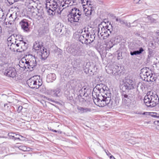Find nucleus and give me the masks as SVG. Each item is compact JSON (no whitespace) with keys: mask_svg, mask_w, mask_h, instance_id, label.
Masks as SVG:
<instances>
[{"mask_svg":"<svg viewBox=\"0 0 159 159\" xmlns=\"http://www.w3.org/2000/svg\"><path fill=\"white\" fill-rule=\"evenodd\" d=\"M159 98L157 95L152 92H148L145 96L144 102L146 105L149 107H153L158 104Z\"/></svg>","mask_w":159,"mask_h":159,"instance_id":"obj_1","label":"nucleus"},{"mask_svg":"<svg viewBox=\"0 0 159 159\" xmlns=\"http://www.w3.org/2000/svg\"><path fill=\"white\" fill-rule=\"evenodd\" d=\"M33 47L36 50H38V53L41 56V60L44 61L48 57L49 54V52L43 47L42 42L37 40L34 44Z\"/></svg>","mask_w":159,"mask_h":159,"instance_id":"obj_2","label":"nucleus"},{"mask_svg":"<svg viewBox=\"0 0 159 159\" xmlns=\"http://www.w3.org/2000/svg\"><path fill=\"white\" fill-rule=\"evenodd\" d=\"M99 93V91L93 89L92 92L93 98L94 103L96 105L100 107H102L103 102H104L108 93H105V94L102 95V94L100 95Z\"/></svg>","mask_w":159,"mask_h":159,"instance_id":"obj_3","label":"nucleus"},{"mask_svg":"<svg viewBox=\"0 0 159 159\" xmlns=\"http://www.w3.org/2000/svg\"><path fill=\"white\" fill-rule=\"evenodd\" d=\"M14 34L11 35L7 39V45L8 48L11 51L13 52L16 51L19 52L18 46L17 43V39L19 37V35H16V38Z\"/></svg>","mask_w":159,"mask_h":159,"instance_id":"obj_4","label":"nucleus"},{"mask_svg":"<svg viewBox=\"0 0 159 159\" xmlns=\"http://www.w3.org/2000/svg\"><path fill=\"white\" fill-rule=\"evenodd\" d=\"M27 84L32 89H38L42 85V82L39 76H35L28 79Z\"/></svg>","mask_w":159,"mask_h":159,"instance_id":"obj_5","label":"nucleus"},{"mask_svg":"<svg viewBox=\"0 0 159 159\" xmlns=\"http://www.w3.org/2000/svg\"><path fill=\"white\" fill-rule=\"evenodd\" d=\"M102 107L106 105L111 107L113 108L118 105L119 103V98L118 97H115V98H111L110 93H108L104 102H103Z\"/></svg>","mask_w":159,"mask_h":159,"instance_id":"obj_6","label":"nucleus"},{"mask_svg":"<svg viewBox=\"0 0 159 159\" xmlns=\"http://www.w3.org/2000/svg\"><path fill=\"white\" fill-rule=\"evenodd\" d=\"M152 76V74L149 68H143L141 70L140 76L143 80L148 82L153 81L154 78Z\"/></svg>","mask_w":159,"mask_h":159,"instance_id":"obj_7","label":"nucleus"},{"mask_svg":"<svg viewBox=\"0 0 159 159\" xmlns=\"http://www.w3.org/2000/svg\"><path fill=\"white\" fill-rule=\"evenodd\" d=\"M27 57V59L24 60L25 61L26 66L28 67V69L31 71L37 65V62L36 59L35 57L32 55H29Z\"/></svg>","mask_w":159,"mask_h":159,"instance_id":"obj_8","label":"nucleus"},{"mask_svg":"<svg viewBox=\"0 0 159 159\" xmlns=\"http://www.w3.org/2000/svg\"><path fill=\"white\" fill-rule=\"evenodd\" d=\"M135 85V81L128 77L125 79V82L120 86V88L123 90H131L134 88Z\"/></svg>","mask_w":159,"mask_h":159,"instance_id":"obj_9","label":"nucleus"},{"mask_svg":"<svg viewBox=\"0 0 159 159\" xmlns=\"http://www.w3.org/2000/svg\"><path fill=\"white\" fill-rule=\"evenodd\" d=\"M4 74L8 77L14 78L16 76L17 72L16 69L14 68L9 67L5 70Z\"/></svg>","mask_w":159,"mask_h":159,"instance_id":"obj_10","label":"nucleus"},{"mask_svg":"<svg viewBox=\"0 0 159 159\" xmlns=\"http://www.w3.org/2000/svg\"><path fill=\"white\" fill-rule=\"evenodd\" d=\"M17 43L18 46L19 50L20 51L19 52H22L25 50L27 48L28 44L25 42L24 41L22 38L21 39H17Z\"/></svg>","mask_w":159,"mask_h":159,"instance_id":"obj_11","label":"nucleus"},{"mask_svg":"<svg viewBox=\"0 0 159 159\" xmlns=\"http://www.w3.org/2000/svg\"><path fill=\"white\" fill-rule=\"evenodd\" d=\"M121 95L123 104L128 105L130 103L131 99L130 96L126 94L124 91L121 93Z\"/></svg>","mask_w":159,"mask_h":159,"instance_id":"obj_12","label":"nucleus"},{"mask_svg":"<svg viewBox=\"0 0 159 159\" xmlns=\"http://www.w3.org/2000/svg\"><path fill=\"white\" fill-rule=\"evenodd\" d=\"M30 24L29 21L25 19H23L20 22V25L22 29L25 32H28L29 30V27Z\"/></svg>","mask_w":159,"mask_h":159,"instance_id":"obj_13","label":"nucleus"},{"mask_svg":"<svg viewBox=\"0 0 159 159\" xmlns=\"http://www.w3.org/2000/svg\"><path fill=\"white\" fill-rule=\"evenodd\" d=\"M95 90L96 89L100 93L103 92L108 91V88L102 84H98L94 88Z\"/></svg>","mask_w":159,"mask_h":159,"instance_id":"obj_14","label":"nucleus"},{"mask_svg":"<svg viewBox=\"0 0 159 159\" xmlns=\"http://www.w3.org/2000/svg\"><path fill=\"white\" fill-rule=\"evenodd\" d=\"M110 27L108 25H106L104 27L102 24H100L98 26V35L99 36V34L101 36L103 34L102 33H105L107 29H109Z\"/></svg>","mask_w":159,"mask_h":159,"instance_id":"obj_15","label":"nucleus"},{"mask_svg":"<svg viewBox=\"0 0 159 159\" xmlns=\"http://www.w3.org/2000/svg\"><path fill=\"white\" fill-rule=\"evenodd\" d=\"M49 0H47V4L49 6L50 8H52L53 9V10H56L57 8V2L55 1V0H50V1H49Z\"/></svg>","mask_w":159,"mask_h":159,"instance_id":"obj_16","label":"nucleus"},{"mask_svg":"<svg viewBox=\"0 0 159 159\" xmlns=\"http://www.w3.org/2000/svg\"><path fill=\"white\" fill-rule=\"evenodd\" d=\"M112 25L110 26V28L109 29H107V31H106L105 33H102V35L101 36V37L103 39H106L109 37L110 34L111 33V32L112 30V29L111 28Z\"/></svg>","mask_w":159,"mask_h":159,"instance_id":"obj_17","label":"nucleus"},{"mask_svg":"<svg viewBox=\"0 0 159 159\" xmlns=\"http://www.w3.org/2000/svg\"><path fill=\"white\" fill-rule=\"evenodd\" d=\"M77 109L79 112L81 113L90 112L92 111L93 109L86 107H78Z\"/></svg>","mask_w":159,"mask_h":159,"instance_id":"obj_18","label":"nucleus"},{"mask_svg":"<svg viewBox=\"0 0 159 159\" xmlns=\"http://www.w3.org/2000/svg\"><path fill=\"white\" fill-rule=\"evenodd\" d=\"M51 93L53 97H59L61 94V90L59 88H57L56 89L51 90Z\"/></svg>","mask_w":159,"mask_h":159,"instance_id":"obj_19","label":"nucleus"},{"mask_svg":"<svg viewBox=\"0 0 159 159\" xmlns=\"http://www.w3.org/2000/svg\"><path fill=\"white\" fill-rule=\"evenodd\" d=\"M70 53L74 56H80V54L77 50V48H70L68 49Z\"/></svg>","mask_w":159,"mask_h":159,"instance_id":"obj_20","label":"nucleus"},{"mask_svg":"<svg viewBox=\"0 0 159 159\" xmlns=\"http://www.w3.org/2000/svg\"><path fill=\"white\" fill-rule=\"evenodd\" d=\"M63 27L61 23H58L55 26V31L58 33L61 32Z\"/></svg>","mask_w":159,"mask_h":159,"instance_id":"obj_21","label":"nucleus"},{"mask_svg":"<svg viewBox=\"0 0 159 159\" xmlns=\"http://www.w3.org/2000/svg\"><path fill=\"white\" fill-rule=\"evenodd\" d=\"M144 51L143 49L142 48H139V50L135 51L133 52H130V54L131 55H137L140 54L143 52Z\"/></svg>","mask_w":159,"mask_h":159,"instance_id":"obj_22","label":"nucleus"},{"mask_svg":"<svg viewBox=\"0 0 159 159\" xmlns=\"http://www.w3.org/2000/svg\"><path fill=\"white\" fill-rule=\"evenodd\" d=\"M25 59H22L19 62V66L20 67L24 69H28V67L26 66L25 65V61L24 60Z\"/></svg>","mask_w":159,"mask_h":159,"instance_id":"obj_23","label":"nucleus"},{"mask_svg":"<svg viewBox=\"0 0 159 159\" xmlns=\"http://www.w3.org/2000/svg\"><path fill=\"white\" fill-rule=\"evenodd\" d=\"M12 18V15H11L9 17V21H6L4 23V24H5L7 27H9L11 26L12 24L13 23V20H11Z\"/></svg>","mask_w":159,"mask_h":159,"instance_id":"obj_24","label":"nucleus"},{"mask_svg":"<svg viewBox=\"0 0 159 159\" xmlns=\"http://www.w3.org/2000/svg\"><path fill=\"white\" fill-rule=\"evenodd\" d=\"M84 11L85 13V15L89 17L91 15L93 11L91 8L90 10H89L86 8L84 9Z\"/></svg>","mask_w":159,"mask_h":159,"instance_id":"obj_25","label":"nucleus"},{"mask_svg":"<svg viewBox=\"0 0 159 159\" xmlns=\"http://www.w3.org/2000/svg\"><path fill=\"white\" fill-rule=\"evenodd\" d=\"M81 15V12H78L77 14L73 16L74 17V20L75 22H77L80 20V16Z\"/></svg>","mask_w":159,"mask_h":159,"instance_id":"obj_26","label":"nucleus"},{"mask_svg":"<svg viewBox=\"0 0 159 159\" xmlns=\"http://www.w3.org/2000/svg\"><path fill=\"white\" fill-rule=\"evenodd\" d=\"M78 12H80L79 10L76 8H74L71 9L70 13L69 14L73 16L77 14Z\"/></svg>","mask_w":159,"mask_h":159,"instance_id":"obj_27","label":"nucleus"},{"mask_svg":"<svg viewBox=\"0 0 159 159\" xmlns=\"http://www.w3.org/2000/svg\"><path fill=\"white\" fill-rule=\"evenodd\" d=\"M47 78L51 80H54L56 78V76L54 73H50L47 75Z\"/></svg>","mask_w":159,"mask_h":159,"instance_id":"obj_28","label":"nucleus"},{"mask_svg":"<svg viewBox=\"0 0 159 159\" xmlns=\"http://www.w3.org/2000/svg\"><path fill=\"white\" fill-rule=\"evenodd\" d=\"M7 64L2 61H0V71H2L7 67Z\"/></svg>","mask_w":159,"mask_h":159,"instance_id":"obj_29","label":"nucleus"},{"mask_svg":"<svg viewBox=\"0 0 159 159\" xmlns=\"http://www.w3.org/2000/svg\"><path fill=\"white\" fill-rule=\"evenodd\" d=\"M55 10H53V9L52 8H49L47 11L49 15L51 16H52L55 14Z\"/></svg>","mask_w":159,"mask_h":159,"instance_id":"obj_30","label":"nucleus"},{"mask_svg":"<svg viewBox=\"0 0 159 159\" xmlns=\"http://www.w3.org/2000/svg\"><path fill=\"white\" fill-rule=\"evenodd\" d=\"M114 46L112 42L111 41H110L107 44L106 49V50H109Z\"/></svg>","mask_w":159,"mask_h":159,"instance_id":"obj_31","label":"nucleus"},{"mask_svg":"<svg viewBox=\"0 0 159 159\" xmlns=\"http://www.w3.org/2000/svg\"><path fill=\"white\" fill-rule=\"evenodd\" d=\"M37 14L38 15H40V16H38V18L39 19L42 17L44 14V13L43 9H41L39 10L38 11H37Z\"/></svg>","mask_w":159,"mask_h":159,"instance_id":"obj_32","label":"nucleus"},{"mask_svg":"<svg viewBox=\"0 0 159 159\" xmlns=\"http://www.w3.org/2000/svg\"><path fill=\"white\" fill-rule=\"evenodd\" d=\"M84 39V43H85L86 44H90L92 43L93 41V38L91 39H89V38H87L86 39Z\"/></svg>","mask_w":159,"mask_h":159,"instance_id":"obj_33","label":"nucleus"},{"mask_svg":"<svg viewBox=\"0 0 159 159\" xmlns=\"http://www.w3.org/2000/svg\"><path fill=\"white\" fill-rule=\"evenodd\" d=\"M49 32V30L48 27H44L43 29V30L41 32V34L45 35Z\"/></svg>","mask_w":159,"mask_h":159,"instance_id":"obj_34","label":"nucleus"},{"mask_svg":"<svg viewBox=\"0 0 159 159\" xmlns=\"http://www.w3.org/2000/svg\"><path fill=\"white\" fill-rule=\"evenodd\" d=\"M147 19L149 21V22L156 23L157 22L156 20L152 18L151 16H148Z\"/></svg>","mask_w":159,"mask_h":159,"instance_id":"obj_35","label":"nucleus"},{"mask_svg":"<svg viewBox=\"0 0 159 159\" xmlns=\"http://www.w3.org/2000/svg\"><path fill=\"white\" fill-rule=\"evenodd\" d=\"M68 17V21L70 22L71 23H72L73 22H75V20H74V17L73 16H72L71 15L69 14Z\"/></svg>","mask_w":159,"mask_h":159,"instance_id":"obj_36","label":"nucleus"},{"mask_svg":"<svg viewBox=\"0 0 159 159\" xmlns=\"http://www.w3.org/2000/svg\"><path fill=\"white\" fill-rule=\"evenodd\" d=\"M35 2V1L33 0H26L25 2V5L28 7L30 5L34 3Z\"/></svg>","mask_w":159,"mask_h":159,"instance_id":"obj_37","label":"nucleus"},{"mask_svg":"<svg viewBox=\"0 0 159 159\" xmlns=\"http://www.w3.org/2000/svg\"><path fill=\"white\" fill-rule=\"evenodd\" d=\"M8 135L10 137L14 138L15 140H16V139H20V138L19 137H15V136H17V134L11 133H8Z\"/></svg>","mask_w":159,"mask_h":159,"instance_id":"obj_38","label":"nucleus"},{"mask_svg":"<svg viewBox=\"0 0 159 159\" xmlns=\"http://www.w3.org/2000/svg\"><path fill=\"white\" fill-rule=\"evenodd\" d=\"M32 15L35 18H38V16H40V15H38L37 14V11L35 10L34 11L32 14Z\"/></svg>","mask_w":159,"mask_h":159,"instance_id":"obj_39","label":"nucleus"},{"mask_svg":"<svg viewBox=\"0 0 159 159\" xmlns=\"http://www.w3.org/2000/svg\"><path fill=\"white\" fill-rule=\"evenodd\" d=\"M74 82H75V81L74 80H71L68 82L67 84V85L68 86L69 88L70 87V86L71 88H72L74 87V85L72 84H73Z\"/></svg>","mask_w":159,"mask_h":159,"instance_id":"obj_40","label":"nucleus"},{"mask_svg":"<svg viewBox=\"0 0 159 159\" xmlns=\"http://www.w3.org/2000/svg\"><path fill=\"white\" fill-rule=\"evenodd\" d=\"M19 148L20 149L24 151H25L27 149V147L24 146H20Z\"/></svg>","mask_w":159,"mask_h":159,"instance_id":"obj_41","label":"nucleus"},{"mask_svg":"<svg viewBox=\"0 0 159 159\" xmlns=\"http://www.w3.org/2000/svg\"><path fill=\"white\" fill-rule=\"evenodd\" d=\"M116 21L119 22L121 24H123L124 23V20H121L118 17L116 18Z\"/></svg>","mask_w":159,"mask_h":159,"instance_id":"obj_42","label":"nucleus"},{"mask_svg":"<svg viewBox=\"0 0 159 159\" xmlns=\"http://www.w3.org/2000/svg\"><path fill=\"white\" fill-rule=\"evenodd\" d=\"M14 97L13 96H10L8 97V100L9 101H8V102L9 103H11L12 102H13V100L14 99Z\"/></svg>","mask_w":159,"mask_h":159,"instance_id":"obj_43","label":"nucleus"},{"mask_svg":"<svg viewBox=\"0 0 159 159\" xmlns=\"http://www.w3.org/2000/svg\"><path fill=\"white\" fill-rule=\"evenodd\" d=\"M79 39L80 41L82 43H84V37L83 36V35H80L79 38Z\"/></svg>","mask_w":159,"mask_h":159,"instance_id":"obj_44","label":"nucleus"},{"mask_svg":"<svg viewBox=\"0 0 159 159\" xmlns=\"http://www.w3.org/2000/svg\"><path fill=\"white\" fill-rule=\"evenodd\" d=\"M8 3L11 5L13 4L14 2L17 1L18 0H7Z\"/></svg>","mask_w":159,"mask_h":159,"instance_id":"obj_45","label":"nucleus"},{"mask_svg":"<svg viewBox=\"0 0 159 159\" xmlns=\"http://www.w3.org/2000/svg\"><path fill=\"white\" fill-rule=\"evenodd\" d=\"M149 112H144L142 113V112H139L138 113V114L140 115H149Z\"/></svg>","mask_w":159,"mask_h":159,"instance_id":"obj_46","label":"nucleus"},{"mask_svg":"<svg viewBox=\"0 0 159 159\" xmlns=\"http://www.w3.org/2000/svg\"><path fill=\"white\" fill-rule=\"evenodd\" d=\"M123 24H125L126 26H127L128 27H130L131 26V25L129 23H128L126 21H124V23Z\"/></svg>","mask_w":159,"mask_h":159,"instance_id":"obj_47","label":"nucleus"},{"mask_svg":"<svg viewBox=\"0 0 159 159\" xmlns=\"http://www.w3.org/2000/svg\"><path fill=\"white\" fill-rule=\"evenodd\" d=\"M149 115H150L151 116L154 117H156L157 113L155 112L149 113Z\"/></svg>","mask_w":159,"mask_h":159,"instance_id":"obj_48","label":"nucleus"},{"mask_svg":"<svg viewBox=\"0 0 159 159\" xmlns=\"http://www.w3.org/2000/svg\"><path fill=\"white\" fill-rule=\"evenodd\" d=\"M154 123L157 126V129H159V120L155 121Z\"/></svg>","mask_w":159,"mask_h":159,"instance_id":"obj_49","label":"nucleus"},{"mask_svg":"<svg viewBox=\"0 0 159 159\" xmlns=\"http://www.w3.org/2000/svg\"><path fill=\"white\" fill-rule=\"evenodd\" d=\"M89 33H86L85 34H84L83 35V36L84 37V39H86L87 38H89Z\"/></svg>","mask_w":159,"mask_h":159,"instance_id":"obj_50","label":"nucleus"},{"mask_svg":"<svg viewBox=\"0 0 159 159\" xmlns=\"http://www.w3.org/2000/svg\"><path fill=\"white\" fill-rule=\"evenodd\" d=\"M94 35H95V34H92V35L90 34V37H89V39H92V38L93 39V41H94L95 39V37Z\"/></svg>","mask_w":159,"mask_h":159,"instance_id":"obj_51","label":"nucleus"},{"mask_svg":"<svg viewBox=\"0 0 159 159\" xmlns=\"http://www.w3.org/2000/svg\"><path fill=\"white\" fill-rule=\"evenodd\" d=\"M35 5V2H34V3H32V4H30V5L28 7H29V8H31V7H34V6Z\"/></svg>","mask_w":159,"mask_h":159,"instance_id":"obj_52","label":"nucleus"},{"mask_svg":"<svg viewBox=\"0 0 159 159\" xmlns=\"http://www.w3.org/2000/svg\"><path fill=\"white\" fill-rule=\"evenodd\" d=\"M140 0H134V3L136 4L138 3Z\"/></svg>","mask_w":159,"mask_h":159,"instance_id":"obj_53","label":"nucleus"},{"mask_svg":"<svg viewBox=\"0 0 159 159\" xmlns=\"http://www.w3.org/2000/svg\"><path fill=\"white\" fill-rule=\"evenodd\" d=\"M105 152H106V154H107V155L108 156H109V157L111 156V154L109 152H108L107 153V152H106V151L105 150Z\"/></svg>","mask_w":159,"mask_h":159,"instance_id":"obj_54","label":"nucleus"},{"mask_svg":"<svg viewBox=\"0 0 159 159\" xmlns=\"http://www.w3.org/2000/svg\"><path fill=\"white\" fill-rule=\"evenodd\" d=\"M110 159H116L115 157L112 155L110 156Z\"/></svg>","mask_w":159,"mask_h":159,"instance_id":"obj_55","label":"nucleus"},{"mask_svg":"<svg viewBox=\"0 0 159 159\" xmlns=\"http://www.w3.org/2000/svg\"><path fill=\"white\" fill-rule=\"evenodd\" d=\"M140 85V87L142 89L143 88V85L142 84H139V85L138 86V87H139V86Z\"/></svg>","mask_w":159,"mask_h":159,"instance_id":"obj_56","label":"nucleus"},{"mask_svg":"<svg viewBox=\"0 0 159 159\" xmlns=\"http://www.w3.org/2000/svg\"><path fill=\"white\" fill-rule=\"evenodd\" d=\"M30 149L29 148H27L26 150L25 151H30Z\"/></svg>","mask_w":159,"mask_h":159,"instance_id":"obj_57","label":"nucleus"},{"mask_svg":"<svg viewBox=\"0 0 159 159\" xmlns=\"http://www.w3.org/2000/svg\"><path fill=\"white\" fill-rule=\"evenodd\" d=\"M40 91L42 92H44V89H43L42 90H40Z\"/></svg>","mask_w":159,"mask_h":159,"instance_id":"obj_58","label":"nucleus"},{"mask_svg":"<svg viewBox=\"0 0 159 159\" xmlns=\"http://www.w3.org/2000/svg\"><path fill=\"white\" fill-rule=\"evenodd\" d=\"M2 31V29L1 27H0V33Z\"/></svg>","mask_w":159,"mask_h":159,"instance_id":"obj_59","label":"nucleus"},{"mask_svg":"<svg viewBox=\"0 0 159 159\" xmlns=\"http://www.w3.org/2000/svg\"><path fill=\"white\" fill-rule=\"evenodd\" d=\"M17 136H15V137H19L18 136H20V135H19L17 134Z\"/></svg>","mask_w":159,"mask_h":159,"instance_id":"obj_60","label":"nucleus"},{"mask_svg":"<svg viewBox=\"0 0 159 159\" xmlns=\"http://www.w3.org/2000/svg\"><path fill=\"white\" fill-rule=\"evenodd\" d=\"M52 131L55 132H57V131L56 130H52Z\"/></svg>","mask_w":159,"mask_h":159,"instance_id":"obj_61","label":"nucleus"},{"mask_svg":"<svg viewBox=\"0 0 159 159\" xmlns=\"http://www.w3.org/2000/svg\"><path fill=\"white\" fill-rule=\"evenodd\" d=\"M77 67L79 68H80V66L79 64L77 66Z\"/></svg>","mask_w":159,"mask_h":159,"instance_id":"obj_62","label":"nucleus"},{"mask_svg":"<svg viewBox=\"0 0 159 159\" xmlns=\"http://www.w3.org/2000/svg\"><path fill=\"white\" fill-rule=\"evenodd\" d=\"M118 59H121V58H120V56H118Z\"/></svg>","mask_w":159,"mask_h":159,"instance_id":"obj_63","label":"nucleus"},{"mask_svg":"<svg viewBox=\"0 0 159 159\" xmlns=\"http://www.w3.org/2000/svg\"><path fill=\"white\" fill-rule=\"evenodd\" d=\"M77 68V67H74V70H76V69Z\"/></svg>","mask_w":159,"mask_h":159,"instance_id":"obj_64","label":"nucleus"}]
</instances>
